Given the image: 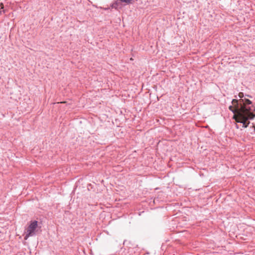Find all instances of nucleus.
I'll list each match as a JSON object with an SVG mask.
<instances>
[{"label": "nucleus", "mask_w": 255, "mask_h": 255, "mask_svg": "<svg viewBox=\"0 0 255 255\" xmlns=\"http://www.w3.org/2000/svg\"><path fill=\"white\" fill-rule=\"evenodd\" d=\"M255 117V114L253 113H249L247 110L244 112L241 111L237 115H234L233 119L237 123L243 124V127L246 128L248 127L250 122L248 121L249 120H252Z\"/></svg>", "instance_id": "1"}, {"label": "nucleus", "mask_w": 255, "mask_h": 255, "mask_svg": "<svg viewBox=\"0 0 255 255\" xmlns=\"http://www.w3.org/2000/svg\"><path fill=\"white\" fill-rule=\"evenodd\" d=\"M38 222L37 221H31L27 228L25 229V235L24 240H26L29 237L35 236L38 231Z\"/></svg>", "instance_id": "2"}, {"label": "nucleus", "mask_w": 255, "mask_h": 255, "mask_svg": "<svg viewBox=\"0 0 255 255\" xmlns=\"http://www.w3.org/2000/svg\"><path fill=\"white\" fill-rule=\"evenodd\" d=\"M232 103L233 106H229V109L234 114V115H238L239 112L241 111L245 112L247 110L245 108L240 107L239 101L238 100L233 99L232 101Z\"/></svg>", "instance_id": "3"}, {"label": "nucleus", "mask_w": 255, "mask_h": 255, "mask_svg": "<svg viewBox=\"0 0 255 255\" xmlns=\"http://www.w3.org/2000/svg\"><path fill=\"white\" fill-rule=\"evenodd\" d=\"M239 103L240 107L245 108L249 113H252L251 112L252 111L251 107L249 106V105L252 104L251 101L248 99H240L239 101Z\"/></svg>", "instance_id": "4"}, {"label": "nucleus", "mask_w": 255, "mask_h": 255, "mask_svg": "<svg viewBox=\"0 0 255 255\" xmlns=\"http://www.w3.org/2000/svg\"><path fill=\"white\" fill-rule=\"evenodd\" d=\"M122 2H125L127 4H129L131 3L132 0H120Z\"/></svg>", "instance_id": "5"}, {"label": "nucleus", "mask_w": 255, "mask_h": 255, "mask_svg": "<svg viewBox=\"0 0 255 255\" xmlns=\"http://www.w3.org/2000/svg\"><path fill=\"white\" fill-rule=\"evenodd\" d=\"M239 97L240 98H242L244 97V94H243V93H242V92H240V93L239 94Z\"/></svg>", "instance_id": "6"}, {"label": "nucleus", "mask_w": 255, "mask_h": 255, "mask_svg": "<svg viewBox=\"0 0 255 255\" xmlns=\"http://www.w3.org/2000/svg\"><path fill=\"white\" fill-rule=\"evenodd\" d=\"M235 125H236V128H239V126L237 124H235Z\"/></svg>", "instance_id": "7"}, {"label": "nucleus", "mask_w": 255, "mask_h": 255, "mask_svg": "<svg viewBox=\"0 0 255 255\" xmlns=\"http://www.w3.org/2000/svg\"><path fill=\"white\" fill-rule=\"evenodd\" d=\"M254 111H255V107L254 108Z\"/></svg>", "instance_id": "8"}]
</instances>
